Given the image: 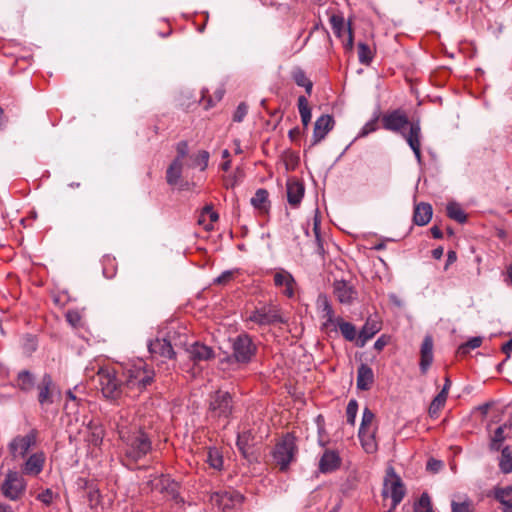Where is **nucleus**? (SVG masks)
<instances>
[{
    "mask_svg": "<svg viewBox=\"0 0 512 512\" xmlns=\"http://www.w3.org/2000/svg\"><path fill=\"white\" fill-rule=\"evenodd\" d=\"M248 113V106L245 104V103H240L234 114H233V121L234 122H241L243 121V119L245 118V116L247 115Z\"/></svg>",
    "mask_w": 512,
    "mask_h": 512,
    "instance_id": "51",
    "label": "nucleus"
},
{
    "mask_svg": "<svg viewBox=\"0 0 512 512\" xmlns=\"http://www.w3.org/2000/svg\"><path fill=\"white\" fill-rule=\"evenodd\" d=\"M148 349L152 355H158L168 359H172L175 356V352L171 343L165 338H157L150 341L148 344Z\"/></svg>",
    "mask_w": 512,
    "mask_h": 512,
    "instance_id": "22",
    "label": "nucleus"
},
{
    "mask_svg": "<svg viewBox=\"0 0 512 512\" xmlns=\"http://www.w3.org/2000/svg\"><path fill=\"white\" fill-rule=\"evenodd\" d=\"M97 380L103 396L110 400L119 399L125 395L123 380L119 381L115 371L109 367H100L97 371Z\"/></svg>",
    "mask_w": 512,
    "mask_h": 512,
    "instance_id": "4",
    "label": "nucleus"
},
{
    "mask_svg": "<svg viewBox=\"0 0 512 512\" xmlns=\"http://www.w3.org/2000/svg\"><path fill=\"white\" fill-rule=\"evenodd\" d=\"M183 162L174 159L166 171V180L170 185H176L181 178Z\"/></svg>",
    "mask_w": 512,
    "mask_h": 512,
    "instance_id": "31",
    "label": "nucleus"
},
{
    "mask_svg": "<svg viewBox=\"0 0 512 512\" xmlns=\"http://www.w3.org/2000/svg\"><path fill=\"white\" fill-rule=\"evenodd\" d=\"M374 54L372 49L366 43L360 42L358 44V58L359 62L364 65H369L373 60Z\"/></svg>",
    "mask_w": 512,
    "mask_h": 512,
    "instance_id": "44",
    "label": "nucleus"
},
{
    "mask_svg": "<svg viewBox=\"0 0 512 512\" xmlns=\"http://www.w3.org/2000/svg\"><path fill=\"white\" fill-rule=\"evenodd\" d=\"M233 357L238 363H249L255 356L257 347L247 334L238 335L232 345Z\"/></svg>",
    "mask_w": 512,
    "mask_h": 512,
    "instance_id": "12",
    "label": "nucleus"
},
{
    "mask_svg": "<svg viewBox=\"0 0 512 512\" xmlns=\"http://www.w3.org/2000/svg\"><path fill=\"white\" fill-rule=\"evenodd\" d=\"M247 321H251L257 325H274L284 322L280 308L275 304H262L257 306L247 316Z\"/></svg>",
    "mask_w": 512,
    "mask_h": 512,
    "instance_id": "9",
    "label": "nucleus"
},
{
    "mask_svg": "<svg viewBox=\"0 0 512 512\" xmlns=\"http://www.w3.org/2000/svg\"><path fill=\"white\" fill-rule=\"evenodd\" d=\"M0 512H14L12 507L0 501Z\"/></svg>",
    "mask_w": 512,
    "mask_h": 512,
    "instance_id": "64",
    "label": "nucleus"
},
{
    "mask_svg": "<svg viewBox=\"0 0 512 512\" xmlns=\"http://www.w3.org/2000/svg\"><path fill=\"white\" fill-rule=\"evenodd\" d=\"M304 186L302 183L296 180L287 182V200L288 203L296 207L300 204L303 196H304Z\"/></svg>",
    "mask_w": 512,
    "mask_h": 512,
    "instance_id": "27",
    "label": "nucleus"
},
{
    "mask_svg": "<svg viewBox=\"0 0 512 512\" xmlns=\"http://www.w3.org/2000/svg\"><path fill=\"white\" fill-rule=\"evenodd\" d=\"M253 441L254 435L251 430H246L238 434L236 445L243 457L249 461L255 459L252 452Z\"/></svg>",
    "mask_w": 512,
    "mask_h": 512,
    "instance_id": "23",
    "label": "nucleus"
},
{
    "mask_svg": "<svg viewBox=\"0 0 512 512\" xmlns=\"http://www.w3.org/2000/svg\"><path fill=\"white\" fill-rule=\"evenodd\" d=\"M106 262L111 264V269H108V267L105 265L103 268V274L106 278H112L115 275V268L113 266V261L110 258H108V259H106Z\"/></svg>",
    "mask_w": 512,
    "mask_h": 512,
    "instance_id": "55",
    "label": "nucleus"
},
{
    "mask_svg": "<svg viewBox=\"0 0 512 512\" xmlns=\"http://www.w3.org/2000/svg\"><path fill=\"white\" fill-rule=\"evenodd\" d=\"M334 326L339 328L341 334L346 340L353 341L356 338V328L350 322H346L342 318H337L335 320Z\"/></svg>",
    "mask_w": 512,
    "mask_h": 512,
    "instance_id": "33",
    "label": "nucleus"
},
{
    "mask_svg": "<svg viewBox=\"0 0 512 512\" xmlns=\"http://www.w3.org/2000/svg\"><path fill=\"white\" fill-rule=\"evenodd\" d=\"M154 370L139 359L128 363L122 372L125 396L137 397L154 381Z\"/></svg>",
    "mask_w": 512,
    "mask_h": 512,
    "instance_id": "3",
    "label": "nucleus"
},
{
    "mask_svg": "<svg viewBox=\"0 0 512 512\" xmlns=\"http://www.w3.org/2000/svg\"><path fill=\"white\" fill-rule=\"evenodd\" d=\"M52 492L51 490L47 489L46 491L42 492L41 494L38 495V499L45 503V504H50L51 501H52Z\"/></svg>",
    "mask_w": 512,
    "mask_h": 512,
    "instance_id": "54",
    "label": "nucleus"
},
{
    "mask_svg": "<svg viewBox=\"0 0 512 512\" xmlns=\"http://www.w3.org/2000/svg\"><path fill=\"white\" fill-rule=\"evenodd\" d=\"M268 203V192L265 189H258L251 198V204L258 210H266Z\"/></svg>",
    "mask_w": 512,
    "mask_h": 512,
    "instance_id": "42",
    "label": "nucleus"
},
{
    "mask_svg": "<svg viewBox=\"0 0 512 512\" xmlns=\"http://www.w3.org/2000/svg\"><path fill=\"white\" fill-rule=\"evenodd\" d=\"M444 249L442 247H437L432 250V256L435 259H440L443 256Z\"/></svg>",
    "mask_w": 512,
    "mask_h": 512,
    "instance_id": "62",
    "label": "nucleus"
},
{
    "mask_svg": "<svg viewBox=\"0 0 512 512\" xmlns=\"http://www.w3.org/2000/svg\"><path fill=\"white\" fill-rule=\"evenodd\" d=\"M357 412H358V402L355 399H351L348 402V405L346 408V416H347V422L352 426L355 424Z\"/></svg>",
    "mask_w": 512,
    "mask_h": 512,
    "instance_id": "50",
    "label": "nucleus"
},
{
    "mask_svg": "<svg viewBox=\"0 0 512 512\" xmlns=\"http://www.w3.org/2000/svg\"><path fill=\"white\" fill-rule=\"evenodd\" d=\"M341 458L334 450H326L319 460V470L322 473H329L339 468Z\"/></svg>",
    "mask_w": 512,
    "mask_h": 512,
    "instance_id": "24",
    "label": "nucleus"
},
{
    "mask_svg": "<svg viewBox=\"0 0 512 512\" xmlns=\"http://www.w3.org/2000/svg\"><path fill=\"white\" fill-rule=\"evenodd\" d=\"M236 184H237V178H236V176H234V177H232V178L228 177L227 179H225V183H224V185H225V187H226V188H232V187H234Z\"/></svg>",
    "mask_w": 512,
    "mask_h": 512,
    "instance_id": "61",
    "label": "nucleus"
},
{
    "mask_svg": "<svg viewBox=\"0 0 512 512\" xmlns=\"http://www.w3.org/2000/svg\"><path fill=\"white\" fill-rule=\"evenodd\" d=\"M378 120L379 115L377 114L362 127L358 137H366L370 133L375 132L378 129Z\"/></svg>",
    "mask_w": 512,
    "mask_h": 512,
    "instance_id": "49",
    "label": "nucleus"
},
{
    "mask_svg": "<svg viewBox=\"0 0 512 512\" xmlns=\"http://www.w3.org/2000/svg\"><path fill=\"white\" fill-rule=\"evenodd\" d=\"M90 431L88 441L94 446H99L104 438V430L101 426L90 423L88 426Z\"/></svg>",
    "mask_w": 512,
    "mask_h": 512,
    "instance_id": "43",
    "label": "nucleus"
},
{
    "mask_svg": "<svg viewBox=\"0 0 512 512\" xmlns=\"http://www.w3.org/2000/svg\"><path fill=\"white\" fill-rule=\"evenodd\" d=\"M505 440L504 427L500 426L495 431L491 438L490 449L492 451H499L503 441Z\"/></svg>",
    "mask_w": 512,
    "mask_h": 512,
    "instance_id": "47",
    "label": "nucleus"
},
{
    "mask_svg": "<svg viewBox=\"0 0 512 512\" xmlns=\"http://www.w3.org/2000/svg\"><path fill=\"white\" fill-rule=\"evenodd\" d=\"M111 426L119 436L122 453L129 464L137 463L152 450L151 438L131 410H120L111 420Z\"/></svg>",
    "mask_w": 512,
    "mask_h": 512,
    "instance_id": "1",
    "label": "nucleus"
},
{
    "mask_svg": "<svg viewBox=\"0 0 512 512\" xmlns=\"http://www.w3.org/2000/svg\"><path fill=\"white\" fill-rule=\"evenodd\" d=\"M151 486L153 490H157L161 493L169 492L173 494L175 492L176 483L168 476L162 474L151 481Z\"/></svg>",
    "mask_w": 512,
    "mask_h": 512,
    "instance_id": "30",
    "label": "nucleus"
},
{
    "mask_svg": "<svg viewBox=\"0 0 512 512\" xmlns=\"http://www.w3.org/2000/svg\"><path fill=\"white\" fill-rule=\"evenodd\" d=\"M298 110L301 117V122L303 126L307 128L311 121L312 113L308 100L305 96L298 97Z\"/></svg>",
    "mask_w": 512,
    "mask_h": 512,
    "instance_id": "34",
    "label": "nucleus"
},
{
    "mask_svg": "<svg viewBox=\"0 0 512 512\" xmlns=\"http://www.w3.org/2000/svg\"><path fill=\"white\" fill-rule=\"evenodd\" d=\"M502 351L506 354H509L512 351V339L503 344Z\"/></svg>",
    "mask_w": 512,
    "mask_h": 512,
    "instance_id": "63",
    "label": "nucleus"
},
{
    "mask_svg": "<svg viewBox=\"0 0 512 512\" xmlns=\"http://www.w3.org/2000/svg\"><path fill=\"white\" fill-rule=\"evenodd\" d=\"M316 307L322 319H324L323 326L328 328L334 325L337 318L334 317V310L328 297L325 294H320L316 300Z\"/></svg>",
    "mask_w": 512,
    "mask_h": 512,
    "instance_id": "20",
    "label": "nucleus"
},
{
    "mask_svg": "<svg viewBox=\"0 0 512 512\" xmlns=\"http://www.w3.org/2000/svg\"><path fill=\"white\" fill-rule=\"evenodd\" d=\"M210 154L206 150H200L195 154L190 156V167L196 168L199 167L201 171H204L208 167Z\"/></svg>",
    "mask_w": 512,
    "mask_h": 512,
    "instance_id": "35",
    "label": "nucleus"
},
{
    "mask_svg": "<svg viewBox=\"0 0 512 512\" xmlns=\"http://www.w3.org/2000/svg\"><path fill=\"white\" fill-rule=\"evenodd\" d=\"M329 22L336 37L341 39L344 49L348 52L353 51L354 35L351 23H346L341 14H333L330 17Z\"/></svg>",
    "mask_w": 512,
    "mask_h": 512,
    "instance_id": "13",
    "label": "nucleus"
},
{
    "mask_svg": "<svg viewBox=\"0 0 512 512\" xmlns=\"http://www.w3.org/2000/svg\"><path fill=\"white\" fill-rule=\"evenodd\" d=\"M433 362V339L426 336L420 350V370L423 374L427 372Z\"/></svg>",
    "mask_w": 512,
    "mask_h": 512,
    "instance_id": "25",
    "label": "nucleus"
},
{
    "mask_svg": "<svg viewBox=\"0 0 512 512\" xmlns=\"http://www.w3.org/2000/svg\"><path fill=\"white\" fill-rule=\"evenodd\" d=\"M17 386L22 391L28 392L34 387V377L28 371H22L17 377Z\"/></svg>",
    "mask_w": 512,
    "mask_h": 512,
    "instance_id": "41",
    "label": "nucleus"
},
{
    "mask_svg": "<svg viewBox=\"0 0 512 512\" xmlns=\"http://www.w3.org/2000/svg\"><path fill=\"white\" fill-rule=\"evenodd\" d=\"M432 213V206L430 204L419 203L415 206L413 221L418 226H424L431 220Z\"/></svg>",
    "mask_w": 512,
    "mask_h": 512,
    "instance_id": "29",
    "label": "nucleus"
},
{
    "mask_svg": "<svg viewBox=\"0 0 512 512\" xmlns=\"http://www.w3.org/2000/svg\"><path fill=\"white\" fill-rule=\"evenodd\" d=\"M382 495L383 497L391 498L392 509H396L405 496L404 484L401 478L396 474L393 467H389L386 470Z\"/></svg>",
    "mask_w": 512,
    "mask_h": 512,
    "instance_id": "8",
    "label": "nucleus"
},
{
    "mask_svg": "<svg viewBox=\"0 0 512 512\" xmlns=\"http://www.w3.org/2000/svg\"><path fill=\"white\" fill-rule=\"evenodd\" d=\"M274 284L276 287H284L283 293L288 298H292L295 293L296 281L292 274L284 269L278 270L274 274Z\"/></svg>",
    "mask_w": 512,
    "mask_h": 512,
    "instance_id": "19",
    "label": "nucleus"
},
{
    "mask_svg": "<svg viewBox=\"0 0 512 512\" xmlns=\"http://www.w3.org/2000/svg\"><path fill=\"white\" fill-rule=\"evenodd\" d=\"M382 126L388 131L400 133L407 141L409 147L414 152L417 161L420 163L421 155V127L419 122L410 123L409 131L406 133L404 128L409 124V119L406 113L401 109H395L391 112L385 113L382 116Z\"/></svg>",
    "mask_w": 512,
    "mask_h": 512,
    "instance_id": "2",
    "label": "nucleus"
},
{
    "mask_svg": "<svg viewBox=\"0 0 512 512\" xmlns=\"http://www.w3.org/2000/svg\"><path fill=\"white\" fill-rule=\"evenodd\" d=\"M206 462L215 470H221L223 467V456L217 448H209L207 451Z\"/></svg>",
    "mask_w": 512,
    "mask_h": 512,
    "instance_id": "37",
    "label": "nucleus"
},
{
    "mask_svg": "<svg viewBox=\"0 0 512 512\" xmlns=\"http://www.w3.org/2000/svg\"><path fill=\"white\" fill-rule=\"evenodd\" d=\"M333 290L336 298L342 304H350L356 297V291L346 281L340 280L335 281L333 284Z\"/></svg>",
    "mask_w": 512,
    "mask_h": 512,
    "instance_id": "21",
    "label": "nucleus"
},
{
    "mask_svg": "<svg viewBox=\"0 0 512 512\" xmlns=\"http://www.w3.org/2000/svg\"><path fill=\"white\" fill-rule=\"evenodd\" d=\"M431 234H432L433 238H435V239H441L443 237V233H442L441 229L436 225H434L431 228Z\"/></svg>",
    "mask_w": 512,
    "mask_h": 512,
    "instance_id": "60",
    "label": "nucleus"
},
{
    "mask_svg": "<svg viewBox=\"0 0 512 512\" xmlns=\"http://www.w3.org/2000/svg\"><path fill=\"white\" fill-rule=\"evenodd\" d=\"M387 345V340L384 336L379 337L374 343V348L377 351H381Z\"/></svg>",
    "mask_w": 512,
    "mask_h": 512,
    "instance_id": "58",
    "label": "nucleus"
},
{
    "mask_svg": "<svg viewBox=\"0 0 512 512\" xmlns=\"http://www.w3.org/2000/svg\"><path fill=\"white\" fill-rule=\"evenodd\" d=\"M335 120L329 114L321 115L314 123L311 145L315 146L325 139L328 133L334 128Z\"/></svg>",
    "mask_w": 512,
    "mask_h": 512,
    "instance_id": "15",
    "label": "nucleus"
},
{
    "mask_svg": "<svg viewBox=\"0 0 512 512\" xmlns=\"http://www.w3.org/2000/svg\"><path fill=\"white\" fill-rule=\"evenodd\" d=\"M46 462L45 453L42 451L31 454L22 465V473L29 476L39 475Z\"/></svg>",
    "mask_w": 512,
    "mask_h": 512,
    "instance_id": "17",
    "label": "nucleus"
},
{
    "mask_svg": "<svg viewBox=\"0 0 512 512\" xmlns=\"http://www.w3.org/2000/svg\"><path fill=\"white\" fill-rule=\"evenodd\" d=\"M457 260V254L455 251H448L447 253V261H446V264H445V267L444 269L447 270L448 267L453 264L455 261Z\"/></svg>",
    "mask_w": 512,
    "mask_h": 512,
    "instance_id": "56",
    "label": "nucleus"
},
{
    "mask_svg": "<svg viewBox=\"0 0 512 512\" xmlns=\"http://www.w3.org/2000/svg\"><path fill=\"white\" fill-rule=\"evenodd\" d=\"M415 512H433L432 503L429 495L423 493L414 506Z\"/></svg>",
    "mask_w": 512,
    "mask_h": 512,
    "instance_id": "48",
    "label": "nucleus"
},
{
    "mask_svg": "<svg viewBox=\"0 0 512 512\" xmlns=\"http://www.w3.org/2000/svg\"><path fill=\"white\" fill-rule=\"evenodd\" d=\"M27 483L18 471L8 470L0 484L1 494L10 501L20 500L26 492Z\"/></svg>",
    "mask_w": 512,
    "mask_h": 512,
    "instance_id": "7",
    "label": "nucleus"
},
{
    "mask_svg": "<svg viewBox=\"0 0 512 512\" xmlns=\"http://www.w3.org/2000/svg\"><path fill=\"white\" fill-rule=\"evenodd\" d=\"M446 400L447 397L444 396V393H438L434 397L428 409V413L431 418L435 419L439 416V412L444 407Z\"/></svg>",
    "mask_w": 512,
    "mask_h": 512,
    "instance_id": "39",
    "label": "nucleus"
},
{
    "mask_svg": "<svg viewBox=\"0 0 512 512\" xmlns=\"http://www.w3.org/2000/svg\"><path fill=\"white\" fill-rule=\"evenodd\" d=\"M451 512H474L475 507L474 503L468 497H465L462 501H452L451 503Z\"/></svg>",
    "mask_w": 512,
    "mask_h": 512,
    "instance_id": "46",
    "label": "nucleus"
},
{
    "mask_svg": "<svg viewBox=\"0 0 512 512\" xmlns=\"http://www.w3.org/2000/svg\"><path fill=\"white\" fill-rule=\"evenodd\" d=\"M186 353L190 361L194 363V366H197L199 363L208 361L214 357L212 348L199 342H195L187 347Z\"/></svg>",
    "mask_w": 512,
    "mask_h": 512,
    "instance_id": "16",
    "label": "nucleus"
},
{
    "mask_svg": "<svg viewBox=\"0 0 512 512\" xmlns=\"http://www.w3.org/2000/svg\"><path fill=\"white\" fill-rule=\"evenodd\" d=\"M374 418V413L366 407L362 414V420L358 432L362 448L369 454L375 453L378 450L376 427L373 424Z\"/></svg>",
    "mask_w": 512,
    "mask_h": 512,
    "instance_id": "6",
    "label": "nucleus"
},
{
    "mask_svg": "<svg viewBox=\"0 0 512 512\" xmlns=\"http://www.w3.org/2000/svg\"><path fill=\"white\" fill-rule=\"evenodd\" d=\"M499 468L504 474L512 472V450L508 446L504 447L501 451Z\"/></svg>",
    "mask_w": 512,
    "mask_h": 512,
    "instance_id": "36",
    "label": "nucleus"
},
{
    "mask_svg": "<svg viewBox=\"0 0 512 512\" xmlns=\"http://www.w3.org/2000/svg\"><path fill=\"white\" fill-rule=\"evenodd\" d=\"M234 274H235V271H233V270L224 271L220 276H218L214 280V283L220 284V285L226 284L233 279Z\"/></svg>",
    "mask_w": 512,
    "mask_h": 512,
    "instance_id": "53",
    "label": "nucleus"
},
{
    "mask_svg": "<svg viewBox=\"0 0 512 512\" xmlns=\"http://www.w3.org/2000/svg\"><path fill=\"white\" fill-rule=\"evenodd\" d=\"M441 466H442V463L440 461H437L434 459L428 461V463H427V469L431 470L433 472H437Z\"/></svg>",
    "mask_w": 512,
    "mask_h": 512,
    "instance_id": "57",
    "label": "nucleus"
},
{
    "mask_svg": "<svg viewBox=\"0 0 512 512\" xmlns=\"http://www.w3.org/2000/svg\"><path fill=\"white\" fill-rule=\"evenodd\" d=\"M481 344H482L481 337H473L470 340H468L466 343H464L458 347L457 355L458 356H466L467 354L470 353L471 350L480 347Z\"/></svg>",
    "mask_w": 512,
    "mask_h": 512,
    "instance_id": "45",
    "label": "nucleus"
},
{
    "mask_svg": "<svg viewBox=\"0 0 512 512\" xmlns=\"http://www.w3.org/2000/svg\"><path fill=\"white\" fill-rule=\"evenodd\" d=\"M381 329V323L376 318H368L362 327L357 345L363 347Z\"/></svg>",
    "mask_w": 512,
    "mask_h": 512,
    "instance_id": "26",
    "label": "nucleus"
},
{
    "mask_svg": "<svg viewBox=\"0 0 512 512\" xmlns=\"http://www.w3.org/2000/svg\"><path fill=\"white\" fill-rule=\"evenodd\" d=\"M38 402L41 406L51 405L53 400V394L56 389V386L53 382L52 377L49 374H45L38 386Z\"/></svg>",
    "mask_w": 512,
    "mask_h": 512,
    "instance_id": "18",
    "label": "nucleus"
},
{
    "mask_svg": "<svg viewBox=\"0 0 512 512\" xmlns=\"http://www.w3.org/2000/svg\"><path fill=\"white\" fill-rule=\"evenodd\" d=\"M291 76H292V79L294 80V82L298 86L305 88V91H306V93L308 95H310L312 93L313 83L306 76V74H305L303 69H301L300 67L294 68L292 73H291Z\"/></svg>",
    "mask_w": 512,
    "mask_h": 512,
    "instance_id": "32",
    "label": "nucleus"
},
{
    "mask_svg": "<svg viewBox=\"0 0 512 512\" xmlns=\"http://www.w3.org/2000/svg\"><path fill=\"white\" fill-rule=\"evenodd\" d=\"M177 156L175 159L183 162V159L188 155V143L180 141L176 146Z\"/></svg>",
    "mask_w": 512,
    "mask_h": 512,
    "instance_id": "52",
    "label": "nucleus"
},
{
    "mask_svg": "<svg viewBox=\"0 0 512 512\" xmlns=\"http://www.w3.org/2000/svg\"><path fill=\"white\" fill-rule=\"evenodd\" d=\"M447 215L449 218L459 222L464 223L467 220V215L465 214L464 210L461 208V206L457 203H449L447 205Z\"/></svg>",
    "mask_w": 512,
    "mask_h": 512,
    "instance_id": "38",
    "label": "nucleus"
},
{
    "mask_svg": "<svg viewBox=\"0 0 512 512\" xmlns=\"http://www.w3.org/2000/svg\"><path fill=\"white\" fill-rule=\"evenodd\" d=\"M374 382V374L367 364H361L357 370V388L369 390Z\"/></svg>",
    "mask_w": 512,
    "mask_h": 512,
    "instance_id": "28",
    "label": "nucleus"
},
{
    "mask_svg": "<svg viewBox=\"0 0 512 512\" xmlns=\"http://www.w3.org/2000/svg\"><path fill=\"white\" fill-rule=\"evenodd\" d=\"M495 499L503 505V508L512 506V486L496 489Z\"/></svg>",
    "mask_w": 512,
    "mask_h": 512,
    "instance_id": "40",
    "label": "nucleus"
},
{
    "mask_svg": "<svg viewBox=\"0 0 512 512\" xmlns=\"http://www.w3.org/2000/svg\"><path fill=\"white\" fill-rule=\"evenodd\" d=\"M243 500V495L233 489L217 491L210 496L212 505L222 512H230L236 509L242 504Z\"/></svg>",
    "mask_w": 512,
    "mask_h": 512,
    "instance_id": "11",
    "label": "nucleus"
},
{
    "mask_svg": "<svg viewBox=\"0 0 512 512\" xmlns=\"http://www.w3.org/2000/svg\"><path fill=\"white\" fill-rule=\"evenodd\" d=\"M297 454L295 437L291 434L283 436L275 445L272 457L281 471H286Z\"/></svg>",
    "mask_w": 512,
    "mask_h": 512,
    "instance_id": "5",
    "label": "nucleus"
},
{
    "mask_svg": "<svg viewBox=\"0 0 512 512\" xmlns=\"http://www.w3.org/2000/svg\"><path fill=\"white\" fill-rule=\"evenodd\" d=\"M67 320L73 326H76L77 322L79 321V315L77 313H75V312H68L67 313Z\"/></svg>",
    "mask_w": 512,
    "mask_h": 512,
    "instance_id": "59",
    "label": "nucleus"
},
{
    "mask_svg": "<svg viewBox=\"0 0 512 512\" xmlns=\"http://www.w3.org/2000/svg\"><path fill=\"white\" fill-rule=\"evenodd\" d=\"M232 397L228 392L217 391L211 396L208 416L213 419L227 420L232 414Z\"/></svg>",
    "mask_w": 512,
    "mask_h": 512,
    "instance_id": "10",
    "label": "nucleus"
},
{
    "mask_svg": "<svg viewBox=\"0 0 512 512\" xmlns=\"http://www.w3.org/2000/svg\"><path fill=\"white\" fill-rule=\"evenodd\" d=\"M37 431L32 429L26 435H17L8 444V450L11 456L16 459L24 458L31 447L35 446L37 441Z\"/></svg>",
    "mask_w": 512,
    "mask_h": 512,
    "instance_id": "14",
    "label": "nucleus"
}]
</instances>
